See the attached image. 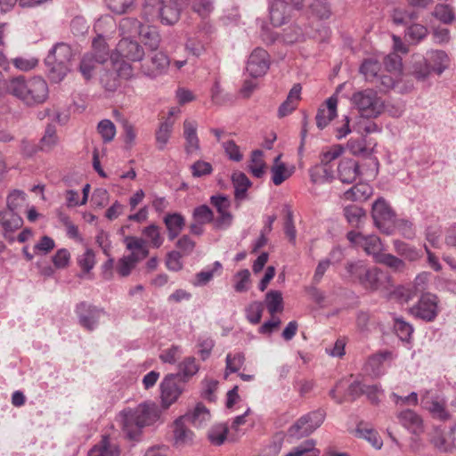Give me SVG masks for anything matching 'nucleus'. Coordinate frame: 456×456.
I'll use <instances>...</instances> for the list:
<instances>
[{
    "label": "nucleus",
    "instance_id": "19",
    "mask_svg": "<svg viewBox=\"0 0 456 456\" xmlns=\"http://www.w3.org/2000/svg\"><path fill=\"white\" fill-rule=\"evenodd\" d=\"M270 21L274 27L286 24L291 18V7L284 0H273L269 6Z\"/></svg>",
    "mask_w": 456,
    "mask_h": 456
},
{
    "label": "nucleus",
    "instance_id": "30",
    "mask_svg": "<svg viewBox=\"0 0 456 456\" xmlns=\"http://www.w3.org/2000/svg\"><path fill=\"white\" fill-rule=\"evenodd\" d=\"M232 182L234 187V198L237 201H241L247 198V191L251 186V182L248 176L240 172L236 171L232 175Z\"/></svg>",
    "mask_w": 456,
    "mask_h": 456
},
{
    "label": "nucleus",
    "instance_id": "42",
    "mask_svg": "<svg viewBox=\"0 0 456 456\" xmlns=\"http://www.w3.org/2000/svg\"><path fill=\"white\" fill-rule=\"evenodd\" d=\"M390 355V352H384L371 355L366 363V369L370 370L372 375L376 377L384 374V362Z\"/></svg>",
    "mask_w": 456,
    "mask_h": 456
},
{
    "label": "nucleus",
    "instance_id": "32",
    "mask_svg": "<svg viewBox=\"0 0 456 456\" xmlns=\"http://www.w3.org/2000/svg\"><path fill=\"white\" fill-rule=\"evenodd\" d=\"M310 179L314 183H324L331 182L334 178V171L330 166L320 164L313 167L310 171Z\"/></svg>",
    "mask_w": 456,
    "mask_h": 456
},
{
    "label": "nucleus",
    "instance_id": "1",
    "mask_svg": "<svg viewBox=\"0 0 456 456\" xmlns=\"http://www.w3.org/2000/svg\"><path fill=\"white\" fill-rule=\"evenodd\" d=\"M159 417V410L154 403H144L134 409H124L116 419L126 437L135 439L144 427L153 425Z\"/></svg>",
    "mask_w": 456,
    "mask_h": 456
},
{
    "label": "nucleus",
    "instance_id": "57",
    "mask_svg": "<svg viewBox=\"0 0 456 456\" xmlns=\"http://www.w3.org/2000/svg\"><path fill=\"white\" fill-rule=\"evenodd\" d=\"M142 234L150 240L153 248H159L164 241L160 234L159 227L156 224H151L142 230Z\"/></svg>",
    "mask_w": 456,
    "mask_h": 456
},
{
    "label": "nucleus",
    "instance_id": "53",
    "mask_svg": "<svg viewBox=\"0 0 456 456\" xmlns=\"http://www.w3.org/2000/svg\"><path fill=\"white\" fill-rule=\"evenodd\" d=\"M138 262L139 261L135 254H130L129 256H123L118 260L117 265V271L118 274L122 277L128 276Z\"/></svg>",
    "mask_w": 456,
    "mask_h": 456
},
{
    "label": "nucleus",
    "instance_id": "10",
    "mask_svg": "<svg viewBox=\"0 0 456 456\" xmlns=\"http://www.w3.org/2000/svg\"><path fill=\"white\" fill-rule=\"evenodd\" d=\"M438 297L432 293L422 294L418 303L411 308V313L417 318L426 322L434 321L439 313Z\"/></svg>",
    "mask_w": 456,
    "mask_h": 456
},
{
    "label": "nucleus",
    "instance_id": "27",
    "mask_svg": "<svg viewBox=\"0 0 456 456\" xmlns=\"http://www.w3.org/2000/svg\"><path fill=\"white\" fill-rule=\"evenodd\" d=\"M386 279L387 276L378 268L369 267L360 285L368 290L375 291L383 286Z\"/></svg>",
    "mask_w": 456,
    "mask_h": 456
},
{
    "label": "nucleus",
    "instance_id": "17",
    "mask_svg": "<svg viewBox=\"0 0 456 456\" xmlns=\"http://www.w3.org/2000/svg\"><path fill=\"white\" fill-rule=\"evenodd\" d=\"M77 314L80 325L87 330H94L103 311L86 303H80L77 306Z\"/></svg>",
    "mask_w": 456,
    "mask_h": 456
},
{
    "label": "nucleus",
    "instance_id": "60",
    "mask_svg": "<svg viewBox=\"0 0 456 456\" xmlns=\"http://www.w3.org/2000/svg\"><path fill=\"white\" fill-rule=\"evenodd\" d=\"M375 262L383 264L395 271L403 270L404 263L400 258L387 253H382L377 257Z\"/></svg>",
    "mask_w": 456,
    "mask_h": 456
},
{
    "label": "nucleus",
    "instance_id": "3",
    "mask_svg": "<svg viewBox=\"0 0 456 456\" xmlns=\"http://www.w3.org/2000/svg\"><path fill=\"white\" fill-rule=\"evenodd\" d=\"M72 50L65 43H57L48 53L45 63L48 69V77L53 83H60L70 70L69 63Z\"/></svg>",
    "mask_w": 456,
    "mask_h": 456
},
{
    "label": "nucleus",
    "instance_id": "33",
    "mask_svg": "<svg viewBox=\"0 0 456 456\" xmlns=\"http://www.w3.org/2000/svg\"><path fill=\"white\" fill-rule=\"evenodd\" d=\"M139 36L145 46L155 51L159 48L161 41L159 29L153 26H143Z\"/></svg>",
    "mask_w": 456,
    "mask_h": 456
},
{
    "label": "nucleus",
    "instance_id": "40",
    "mask_svg": "<svg viewBox=\"0 0 456 456\" xmlns=\"http://www.w3.org/2000/svg\"><path fill=\"white\" fill-rule=\"evenodd\" d=\"M248 169L256 178H261L265 175L266 165L264 160V152L261 150L252 151Z\"/></svg>",
    "mask_w": 456,
    "mask_h": 456
},
{
    "label": "nucleus",
    "instance_id": "18",
    "mask_svg": "<svg viewBox=\"0 0 456 456\" xmlns=\"http://www.w3.org/2000/svg\"><path fill=\"white\" fill-rule=\"evenodd\" d=\"M182 10L183 8H181V6L172 3L171 0H169L167 4L162 2V4L156 8L157 13L152 15L151 21L159 20L163 25L172 26L179 20Z\"/></svg>",
    "mask_w": 456,
    "mask_h": 456
},
{
    "label": "nucleus",
    "instance_id": "5",
    "mask_svg": "<svg viewBox=\"0 0 456 456\" xmlns=\"http://www.w3.org/2000/svg\"><path fill=\"white\" fill-rule=\"evenodd\" d=\"M109 58L107 44L101 35L93 41V50L85 54L80 61L79 71L86 79H90L97 65L104 63Z\"/></svg>",
    "mask_w": 456,
    "mask_h": 456
},
{
    "label": "nucleus",
    "instance_id": "63",
    "mask_svg": "<svg viewBox=\"0 0 456 456\" xmlns=\"http://www.w3.org/2000/svg\"><path fill=\"white\" fill-rule=\"evenodd\" d=\"M434 16L443 23L448 24L454 20V13L447 4H437L433 12Z\"/></svg>",
    "mask_w": 456,
    "mask_h": 456
},
{
    "label": "nucleus",
    "instance_id": "21",
    "mask_svg": "<svg viewBox=\"0 0 456 456\" xmlns=\"http://www.w3.org/2000/svg\"><path fill=\"white\" fill-rule=\"evenodd\" d=\"M337 106L338 98L330 96L326 100V106H321L318 109L315 120L319 129L325 128L337 117Z\"/></svg>",
    "mask_w": 456,
    "mask_h": 456
},
{
    "label": "nucleus",
    "instance_id": "24",
    "mask_svg": "<svg viewBox=\"0 0 456 456\" xmlns=\"http://www.w3.org/2000/svg\"><path fill=\"white\" fill-rule=\"evenodd\" d=\"M425 60L429 64L433 72L441 75L449 66V57L442 50H432L427 53Z\"/></svg>",
    "mask_w": 456,
    "mask_h": 456
},
{
    "label": "nucleus",
    "instance_id": "23",
    "mask_svg": "<svg viewBox=\"0 0 456 456\" xmlns=\"http://www.w3.org/2000/svg\"><path fill=\"white\" fill-rule=\"evenodd\" d=\"M338 178L342 183H351L360 175L357 162L351 159H343L338 167Z\"/></svg>",
    "mask_w": 456,
    "mask_h": 456
},
{
    "label": "nucleus",
    "instance_id": "13",
    "mask_svg": "<svg viewBox=\"0 0 456 456\" xmlns=\"http://www.w3.org/2000/svg\"><path fill=\"white\" fill-rule=\"evenodd\" d=\"M421 405L434 419L446 421L451 418L446 409V402L437 395L430 396L428 390L421 395Z\"/></svg>",
    "mask_w": 456,
    "mask_h": 456
},
{
    "label": "nucleus",
    "instance_id": "43",
    "mask_svg": "<svg viewBox=\"0 0 456 456\" xmlns=\"http://www.w3.org/2000/svg\"><path fill=\"white\" fill-rule=\"evenodd\" d=\"M314 439H307L291 449L285 456H318L320 451L315 447Z\"/></svg>",
    "mask_w": 456,
    "mask_h": 456
},
{
    "label": "nucleus",
    "instance_id": "50",
    "mask_svg": "<svg viewBox=\"0 0 456 456\" xmlns=\"http://www.w3.org/2000/svg\"><path fill=\"white\" fill-rule=\"evenodd\" d=\"M228 433V427L226 424L219 423L211 427L208 431V439L214 445H221L226 439Z\"/></svg>",
    "mask_w": 456,
    "mask_h": 456
},
{
    "label": "nucleus",
    "instance_id": "14",
    "mask_svg": "<svg viewBox=\"0 0 456 456\" xmlns=\"http://www.w3.org/2000/svg\"><path fill=\"white\" fill-rule=\"evenodd\" d=\"M169 65L168 56L162 52H158L142 64L141 69L146 77L156 78L167 73Z\"/></svg>",
    "mask_w": 456,
    "mask_h": 456
},
{
    "label": "nucleus",
    "instance_id": "64",
    "mask_svg": "<svg viewBox=\"0 0 456 456\" xmlns=\"http://www.w3.org/2000/svg\"><path fill=\"white\" fill-rule=\"evenodd\" d=\"M183 354L182 347L173 345L171 347L165 349L159 354V359L165 363L174 364Z\"/></svg>",
    "mask_w": 456,
    "mask_h": 456
},
{
    "label": "nucleus",
    "instance_id": "15",
    "mask_svg": "<svg viewBox=\"0 0 456 456\" xmlns=\"http://www.w3.org/2000/svg\"><path fill=\"white\" fill-rule=\"evenodd\" d=\"M269 69V55L263 48L255 49L248 57L246 69L250 77L264 76Z\"/></svg>",
    "mask_w": 456,
    "mask_h": 456
},
{
    "label": "nucleus",
    "instance_id": "4",
    "mask_svg": "<svg viewBox=\"0 0 456 456\" xmlns=\"http://www.w3.org/2000/svg\"><path fill=\"white\" fill-rule=\"evenodd\" d=\"M352 102L358 110L362 117L370 118H377L385 109V105L377 92L371 89L362 90L354 93Z\"/></svg>",
    "mask_w": 456,
    "mask_h": 456
},
{
    "label": "nucleus",
    "instance_id": "16",
    "mask_svg": "<svg viewBox=\"0 0 456 456\" xmlns=\"http://www.w3.org/2000/svg\"><path fill=\"white\" fill-rule=\"evenodd\" d=\"M197 130V121L191 119L183 121V137L184 139V151L187 155H195L200 151V142Z\"/></svg>",
    "mask_w": 456,
    "mask_h": 456
},
{
    "label": "nucleus",
    "instance_id": "59",
    "mask_svg": "<svg viewBox=\"0 0 456 456\" xmlns=\"http://www.w3.org/2000/svg\"><path fill=\"white\" fill-rule=\"evenodd\" d=\"M394 329L401 340L408 341L413 332L412 326L402 318H395Z\"/></svg>",
    "mask_w": 456,
    "mask_h": 456
},
{
    "label": "nucleus",
    "instance_id": "34",
    "mask_svg": "<svg viewBox=\"0 0 456 456\" xmlns=\"http://www.w3.org/2000/svg\"><path fill=\"white\" fill-rule=\"evenodd\" d=\"M174 121L170 118L162 121L155 133V139L159 150H163L167 144L173 132Z\"/></svg>",
    "mask_w": 456,
    "mask_h": 456
},
{
    "label": "nucleus",
    "instance_id": "35",
    "mask_svg": "<svg viewBox=\"0 0 456 456\" xmlns=\"http://www.w3.org/2000/svg\"><path fill=\"white\" fill-rule=\"evenodd\" d=\"M369 266L362 260L347 262L346 271L353 282L361 283Z\"/></svg>",
    "mask_w": 456,
    "mask_h": 456
},
{
    "label": "nucleus",
    "instance_id": "58",
    "mask_svg": "<svg viewBox=\"0 0 456 456\" xmlns=\"http://www.w3.org/2000/svg\"><path fill=\"white\" fill-rule=\"evenodd\" d=\"M193 219L200 224H208L214 222V213L211 208L207 205L197 207L193 211Z\"/></svg>",
    "mask_w": 456,
    "mask_h": 456
},
{
    "label": "nucleus",
    "instance_id": "28",
    "mask_svg": "<svg viewBox=\"0 0 456 456\" xmlns=\"http://www.w3.org/2000/svg\"><path fill=\"white\" fill-rule=\"evenodd\" d=\"M119 454L118 446L110 442L108 436H103L98 444L89 450L87 456H119Z\"/></svg>",
    "mask_w": 456,
    "mask_h": 456
},
{
    "label": "nucleus",
    "instance_id": "2",
    "mask_svg": "<svg viewBox=\"0 0 456 456\" xmlns=\"http://www.w3.org/2000/svg\"><path fill=\"white\" fill-rule=\"evenodd\" d=\"M9 94L26 106L33 107L44 103L49 95L46 81L39 77L18 76L10 79Z\"/></svg>",
    "mask_w": 456,
    "mask_h": 456
},
{
    "label": "nucleus",
    "instance_id": "55",
    "mask_svg": "<svg viewBox=\"0 0 456 456\" xmlns=\"http://www.w3.org/2000/svg\"><path fill=\"white\" fill-rule=\"evenodd\" d=\"M263 312V303L251 302L245 309L246 318L251 324H257L261 321Z\"/></svg>",
    "mask_w": 456,
    "mask_h": 456
},
{
    "label": "nucleus",
    "instance_id": "31",
    "mask_svg": "<svg viewBox=\"0 0 456 456\" xmlns=\"http://www.w3.org/2000/svg\"><path fill=\"white\" fill-rule=\"evenodd\" d=\"M15 211L8 209L0 212V224L5 234L20 229L23 224L22 218Z\"/></svg>",
    "mask_w": 456,
    "mask_h": 456
},
{
    "label": "nucleus",
    "instance_id": "8",
    "mask_svg": "<svg viewBox=\"0 0 456 456\" xmlns=\"http://www.w3.org/2000/svg\"><path fill=\"white\" fill-rule=\"evenodd\" d=\"M185 383L180 380V374H168L160 383L161 406L169 408L184 390Z\"/></svg>",
    "mask_w": 456,
    "mask_h": 456
},
{
    "label": "nucleus",
    "instance_id": "54",
    "mask_svg": "<svg viewBox=\"0 0 456 456\" xmlns=\"http://www.w3.org/2000/svg\"><path fill=\"white\" fill-rule=\"evenodd\" d=\"M191 9L199 16L205 19L214 11L215 0H192Z\"/></svg>",
    "mask_w": 456,
    "mask_h": 456
},
{
    "label": "nucleus",
    "instance_id": "41",
    "mask_svg": "<svg viewBox=\"0 0 456 456\" xmlns=\"http://www.w3.org/2000/svg\"><path fill=\"white\" fill-rule=\"evenodd\" d=\"M281 155L277 156L274 159L273 165L271 168L272 173V181L275 185L281 184L285 180H287L292 174L289 171L284 163L280 161Z\"/></svg>",
    "mask_w": 456,
    "mask_h": 456
},
{
    "label": "nucleus",
    "instance_id": "26",
    "mask_svg": "<svg viewBox=\"0 0 456 456\" xmlns=\"http://www.w3.org/2000/svg\"><path fill=\"white\" fill-rule=\"evenodd\" d=\"M302 87L299 84H295L289 90L287 99L281 104L278 110V116L283 118L290 114L297 107L301 97Z\"/></svg>",
    "mask_w": 456,
    "mask_h": 456
},
{
    "label": "nucleus",
    "instance_id": "61",
    "mask_svg": "<svg viewBox=\"0 0 456 456\" xmlns=\"http://www.w3.org/2000/svg\"><path fill=\"white\" fill-rule=\"evenodd\" d=\"M58 138L56 135L55 127L48 126L45 129V135L40 141V148L43 151H49L57 144Z\"/></svg>",
    "mask_w": 456,
    "mask_h": 456
},
{
    "label": "nucleus",
    "instance_id": "52",
    "mask_svg": "<svg viewBox=\"0 0 456 456\" xmlns=\"http://www.w3.org/2000/svg\"><path fill=\"white\" fill-rule=\"evenodd\" d=\"M222 269V265L220 262L216 261L214 263V267L211 269H207L198 273L191 283L196 287H201L207 285L214 277L215 272Z\"/></svg>",
    "mask_w": 456,
    "mask_h": 456
},
{
    "label": "nucleus",
    "instance_id": "25",
    "mask_svg": "<svg viewBox=\"0 0 456 456\" xmlns=\"http://www.w3.org/2000/svg\"><path fill=\"white\" fill-rule=\"evenodd\" d=\"M183 418L194 428H200L209 422L210 412L205 405L198 403L192 411L184 414Z\"/></svg>",
    "mask_w": 456,
    "mask_h": 456
},
{
    "label": "nucleus",
    "instance_id": "44",
    "mask_svg": "<svg viewBox=\"0 0 456 456\" xmlns=\"http://www.w3.org/2000/svg\"><path fill=\"white\" fill-rule=\"evenodd\" d=\"M265 303L272 316L283 310L282 294L279 290H270L266 293Z\"/></svg>",
    "mask_w": 456,
    "mask_h": 456
},
{
    "label": "nucleus",
    "instance_id": "46",
    "mask_svg": "<svg viewBox=\"0 0 456 456\" xmlns=\"http://www.w3.org/2000/svg\"><path fill=\"white\" fill-rule=\"evenodd\" d=\"M245 354L243 353L227 354L225 358V372L226 379L229 374L236 373L244 365Z\"/></svg>",
    "mask_w": 456,
    "mask_h": 456
},
{
    "label": "nucleus",
    "instance_id": "38",
    "mask_svg": "<svg viewBox=\"0 0 456 456\" xmlns=\"http://www.w3.org/2000/svg\"><path fill=\"white\" fill-rule=\"evenodd\" d=\"M126 248L131 251V254H135L138 261L142 260L149 255V249L146 247V241L137 237H126L125 239Z\"/></svg>",
    "mask_w": 456,
    "mask_h": 456
},
{
    "label": "nucleus",
    "instance_id": "62",
    "mask_svg": "<svg viewBox=\"0 0 456 456\" xmlns=\"http://www.w3.org/2000/svg\"><path fill=\"white\" fill-rule=\"evenodd\" d=\"M107 6L115 13L122 14L133 8L134 0H105Z\"/></svg>",
    "mask_w": 456,
    "mask_h": 456
},
{
    "label": "nucleus",
    "instance_id": "6",
    "mask_svg": "<svg viewBox=\"0 0 456 456\" xmlns=\"http://www.w3.org/2000/svg\"><path fill=\"white\" fill-rule=\"evenodd\" d=\"M325 412L316 410L300 417L288 429V436L293 439H300L308 436L316 430L324 421Z\"/></svg>",
    "mask_w": 456,
    "mask_h": 456
},
{
    "label": "nucleus",
    "instance_id": "39",
    "mask_svg": "<svg viewBox=\"0 0 456 456\" xmlns=\"http://www.w3.org/2000/svg\"><path fill=\"white\" fill-rule=\"evenodd\" d=\"M180 380L186 383L199 371V365L194 357H186L178 364Z\"/></svg>",
    "mask_w": 456,
    "mask_h": 456
},
{
    "label": "nucleus",
    "instance_id": "37",
    "mask_svg": "<svg viewBox=\"0 0 456 456\" xmlns=\"http://www.w3.org/2000/svg\"><path fill=\"white\" fill-rule=\"evenodd\" d=\"M372 194V188L368 183H357L345 192L346 200L364 201Z\"/></svg>",
    "mask_w": 456,
    "mask_h": 456
},
{
    "label": "nucleus",
    "instance_id": "20",
    "mask_svg": "<svg viewBox=\"0 0 456 456\" xmlns=\"http://www.w3.org/2000/svg\"><path fill=\"white\" fill-rule=\"evenodd\" d=\"M189 422L181 416L173 423V436L177 446L191 444L194 439V433L188 427Z\"/></svg>",
    "mask_w": 456,
    "mask_h": 456
},
{
    "label": "nucleus",
    "instance_id": "36",
    "mask_svg": "<svg viewBox=\"0 0 456 456\" xmlns=\"http://www.w3.org/2000/svg\"><path fill=\"white\" fill-rule=\"evenodd\" d=\"M355 435L357 437L368 441L375 449L379 450L383 445L382 439L378 432L373 428L364 427L362 423L357 426Z\"/></svg>",
    "mask_w": 456,
    "mask_h": 456
},
{
    "label": "nucleus",
    "instance_id": "7",
    "mask_svg": "<svg viewBox=\"0 0 456 456\" xmlns=\"http://www.w3.org/2000/svg\"><path fill=\"white\" fill-rule=\"evenodd\" d=\"M371 216L375 226L386 234L393 232L395 213L390 204L382 197L378 198L371 208Z\"/></svg>",
    "mask_w": 456,
    "mask_h": 456
},
{
    "label": "nucleus",
    "instance_id": "9",
    "mask_svg": "<svg viewBox=\"0 0 456 456\" xmlns=\"http://www.w3.org/2000/svg\"><path fill=\"white\" fill-rule=\"evenodd\" d=\"M347 240L356 248H361L374 260L381 254L383 246L379 237L375 234L364 235L362 232L350 231L346 234Z\"/></svg>",
    "mask_w": 456,
    "mask_h": 456
},
{
    "label": "nucleus",
    "instance_id": "49",
    "mask_svg": "<svg viewBox=\"0 0 456 456\" xmlns=\"http://www.w3.org/2000/svg\"><path fill=\"white\" fill-rule=\"evenodd\" d=\"M311 14L319 20H327L331 15L330 4L326 0H314L310 5Z\"/></svg>",
    "mask_w": 456,
    "mask_h": 456
},
{
    "label": "nucleus",
    "instance_id": "48",
    "mask_svg": "<svg viewBox=\"0 0 456 456\" xmlns=\"http://www.w3.org/2000/svg\"><path fill=\"white\" fill-rule=\"evenodd\" d=\"M380 63L373 58L366 59L360 67V72L364 76L368 81H373L374 78L378 77V74L380 70Z\"/></svg>",
    "mask_w": 456,
    "mask_h": 456
},
{
    "label": "nucleus",
    "instance_id": "56",
    "mask_svg": "<svg viewBox=\"0 0 456 456\" xmlns=\"http://www.w3.org/2000/svg\"><path fill=\"white\" fill-rule=\"evenodd\" d=\"M98 133L104 142H111L116 135V126L110 119H103L97 126Z\"/></svg>",
    "mask_w": 456,
    "mask_h": 456
},
{
    "label": "nucleus",
    "instance_id": "29",
    "mask_svg": "<svg viewBox=\"0 0 456 456\" xmlns=\"http://www.w3.org/2000/svg\"><path fill=\"white\" fill-rule=\"evenodd\" d=\"M164 224L167 230L168 239L174 240L183 231L185 220L181 214L172 213L165 216Z\"/></svg>",
    "mask_w": 456,
    "mask_h": 456
},
{
    "label": "nucleus",
    "instance_id": "12",
    "mask_svg": "<svg viewBox=\"0 0 456 456\" xmlns=\"http://www.w3.org/2000/svg\"><path fill=\"white\" fill-rule=\"evenodd\" d=\"M113 54L129 61H141L144 57V49L136 40L123 37L118 41Z\"/></svg>",
    "mask_w": 456,
    "mask_h": 456
},
{
    "label": "nucleus",
    "instance_id": "47",
    "mask_svg": "<svg viewBox=\"0 0 456 456\" xmlns=\"http://www.w3.org/2000/svg\"><path fill=\"white\" fill-rule=\"evenodd\" d=\"M110 58L113 69L116 70L118 77L125 79H127L132 77L133 68L131 64L128 63L129 61H126V59H121L120 56H118L113 53L110 55Z\"/></svg>",
    "mask_w": 456,
    "mask_h": 456
},
{
    "label": "nucleus",
    "instance_id": "45",
    "mask_svg": "<svg viewBox=\"0 0 456 456\" xmlns=\"http://www.w3.org/2000/svg\"><path fill=\"white\" fill-rule=\"evenodd\" d=\"M143 25L135 18H124L120 20L119 29L121 32V36L129 37L132 38L133 37L139 35Z\"/></svg>",
    "mask_w": 456,
    "mask_h": 456
},
{
    "label": "nucleus",
    "instance_id": "11",
    "mask_svg": "<svg viewBox=\"0 0 456 456\" xmlns=\"http://www.w3.org/2000/svg\"><path fill=\"white\" fill-rule=\"evenodd\" d=\"M210 203L215 207L218 213V216L214 221V225L217 229H226L232 223L233 216L229 211L231 207L230 199L224 195H213L210 197Z\"/></svg>",
    "mask_w": 456,
    "mask_h": 456
},
{
    "label": "nucleus",
    "instance_id": "51",
    "mask_svg": "<svg viewBox=\"0 0 456 456\" xmlns=\"http://www.w3.org/2000/svg\"><path fill=\"white\" fill-rule=\"evenodd\" d=\"M344 216L351 225L358 226L362 218L365 217L366 213L362 208L356 205H350L344 208Z\"/></svg>",
    "mask_w": 456,
    "mask_h": 456
},
{
    "label": "nucleus",
    "instance_id": "22",
    "mask_svg": "<svg viewBox=\"0 0 456 456\" xmlns=\"http://www.w3.org/2000/svg\"><path fill=\"white\" fill-rule=\"evenodd\" d=\"M400 424L413 434L423 431V420L421 417L411 409H405L397 413Z\"/></svg>",
    "mask_w": 456,
    "mask_h": 456
}]
</instances>
